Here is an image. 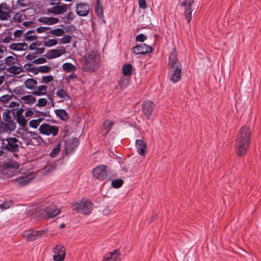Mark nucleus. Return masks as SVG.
<instances>
[{"mask_svg":"<svg viewBox=\"0 0 261 261\" xmlns=\"http://www.w3.org/2000/svg\"><path fill=\"white\" fill-rule=\"evenodd\" d=\"M251 130L247 126H243L240 129L236 142V150L238 155H243L247 152L251 142Z\"/></svg>","mask_w":261,"mask_h":261,"instance_id":"f257e3e1","label":"nucleus"},{"mask_svg":"<svg viewBox=\"0 0 261 261\" xmlns=\"http://www.w3.org/2000/svg\"><path fill=\"white\" fill-rule=\"evenodd\" d=\"M181 68V64L177 59V53L174 48L169 57L170 78L173 83H176L180 80Z\"/></svg>","mask_w":261,"mask_h":261,"instance_id":"f03ea898","label":"nucleus"},{"mask_svg":"<svg viewBox=\"0 0 261 261\" xmlns=\"http://www.w3.org/2000/svg\"><path fill=\"white\" fill-rule=\"evenodd\" d=\"M98 56L97 52L92 51L84 56L83 68L85 71H94L98 67Z\"/></svg>","mask_w":261,"mask_h":261,"instance_id":"7ed1b4c3","label":"nucleus"},{"mask_svg":"<svg viewBox=\"0 0 261 261\" xmlns=\"http://www.w3.org/2000/svg\"><path fill=\"white\" fill-rule=\"evenodd\" d=\"M92 174L95 178L101 181L110 178V173L107 166L104 165H100L94 168L92 170Z\"/></svg>","mask_w":261,"mask_h":261,"instance_id":"20e7f679","label":"nucleus"},{"mask_svg":"<svg viewBox=\"0 0 261 261\" xmlns=\"http://www.w3.org/2000/svg\"><path fill=\"white\" fill-rule=\"evenodd\" d=\"M3 149H6L11 152H16L19 150V141L15 137L7 138L2 140Z\"/></svg>","mask_w":261,"mask_h":261,"instance_id":"39448f33","label":"nucleus"},{"mask_svg":"<svg viewBox=\"0 0 261 261\" xmlns=\"http://www.w3.org/2000/svg\"><path fill=\"white\" fill-rule=\"evenodd\" d=\"M40 134L52 137L56 136L59 133V128L55 125H51L47 123H43L39 127Z\"/></svg>","mask_w":261,"mask_h":261,"instance_id":"423d86ee","label":"nucleus"},{"mask_svg":"<svg viewBox=\"0 0 261 261\" xmlns=\"http://www.w3.org/2000/svg\"><path fill=\"white\" fill-rule=\"evenodd\" d=\"M93 208L91 202L87 199H82L80 202L73 205V211L79 212H91Z\"/></svg>","mask_w":261,"mask_h":261,"instance_id":"0eeeda50","label":"nucleus"},{"mask_svg":"<svg viewBox=\"0 0 261 261\" xmlns=\"http://www.w3.org/2000/svg\"><path fill=\"white\" fill-rule=\"evenodd\" d=\"M194 4V0H184L179 4L180 7L184 8V15L188 23L191 20Z\"/></svg>","mask_w":261,"mask_h":261,"instance_id":"6e6552de","label":"nucleus"},{"mask_svg":"<svg viewBox=\"0 0 261 261\" xmlns=\"http://www.w3.org/2000/svg\"><path fill=\"white\" fill-rule=\"evenodd\" d=\"M46 230H27L23 231V237L25 238L28 241H33L39 238H41L43 235L46 234Z\"/></svg>","mask_w":261,"mask_h":261,"instance_id":"1a4fd4ad","label":"nucleus"},{"mask_svg":"<svg viewBox=\"0 0 261 261\" xmlns=\"http://www.w3.org/2000/svg\"><path fill=\"white\" fill-rule=\"evenodd\" d=\"M71 4L67 5L61 3L54 7H50L47 9V13L54 14L60 15L66 13L68 9H69Z\"/></svg>","mask_w":261,"mask_h":261,"instance_id":"9d476101","label":"nucleus"},{"mask_svg":"<svg viewBox=\"0 0 261 261\" xmlns=\"http://www.w3.org/2000/svg\"><path fill=\"white\" fill-rule=\"evenodd\" d=\"M66 53V49L64 47L60 48L52 49L48 50L45 55L46 58L51 60L59 58Z\"/></svg>","mask_w":261,"mask_h":261,"instance_id":"9b49d317","label":"nucleus"},{"mask_svg":"<svg viewBox=\"0 0 261 261\" xmlns=\"http://www.w3.org/2000/svg\"><path fill=\"white\" fill-rule=\"evenodd\" d=\"M132 50L133 53L136 55H144L151 53L152 48L145 43H141L133 47Z\"/></svg>","mask_w":261,"mask_h":261,"instance_id":"f8f14e48","label":"nucleus"},{"mask_svg":"<svg viewBox=\"0 0 261 261\" xmlns=\"http://www.w3.org/2000/svg\"><path fill=\"white\" fill-rule=\"evenodd\" d=\"M121 254L118 249H114L112 252L106 253L101 261H121Z\"/></svg>","mask_w":261,"mask_h":261,"instance_id":"ddd939ff","label":"nucleus"},{"mask_svg":"<svg viewBox=\"0 0 261 261\" xmlns=\"http://www.w3.org/2000/svg\"><path fill=\"white\" fill-rule=\"evenodd\" d=\"M154 107L155 105L152 101L146 100L143 103L142 105V111L148 119L150 118Z\"/></svg>","mask_w":261,"mask_h":261,"instance_id":"4468645a","label":"nucleus"},{"mask_svg":"<svg viewBox=\"0 0 261 261\" xmlns=\"http://www.w3.org/2000/svg\"><path fill=\"white\" fill-rule=\"evenodd\" d=\"M11 9L6 3L0 4V19L2 20H8L11 16Z\"/></svg>","mask_w":261,"mask_h":261,"instance_id":"2eb2a0df","label":"nucleus"},{"mask_svg":"<svg viewBox=\"0 0 261 261\" xmlns=\"http://www.w3.org/2000/svg\"><path fill=\"white\" fill-rule=\"evenodd\" d=\"M33 178L34 177L33 175H27L25 176H20L17 178L12 179V181L17 186L22 187L29 183Z\"/></svg>","mask_w":261,"mask_h":261,"instance_id":"dca6fc26","label":"nucleus"},{"mask_svg":"<svg viewBox=\"0 0 261 261\" xmlns=\"http://www.w3.org/2000/svg\"><path fill=\"white\" fill-rule=\"evenodd\" d=\"M75 11L79 16H85L89 13V7L86 3H79L76 5Z\"/></svg>","mask_w":261,"mask_h":261,"instance_id":"f3484780","label":"nucleus"},{"mask_svg":"<svg viewBox=\"0 0 261 261\" xmlns=\"http://www.w3.org/2000/svg\"><path fill=\"white\" fill-rule=\"evenodd\" d=\"M136 146L138 153L141 156L144 157L147 148L145 143L142 140L137 139L136 141Z\"/></svg>","mask_w":261,"mask_h":261,"instance_id":"a211bd4d","label":"nucleus"},{"mask_svg":"<svg viewBox=\"0 0 261 261\" xmlns=\"http://www.w3.org/2000/svg\"><path fill=\"white\" fill-rule=\"evenodd\" d=\"M16 128L15 123L8 122H0V131L2 132H8L14 130Z\"/></svg>","mask_w":261,"mask_h":261,"instance_id":"6ab92c4d","label":"nucleus"},{"mask_svg":"<svg viewBox=\"0 0 261 261\" xmlns=\"http://www.w3.org/2000/svg\"><path fill=\"white\" fill-rule=\"evenodd\" d=\"M31 137L32 139L31 145L38 146L40 145L43 142V138L36 132H30Z\"/></svg>","mask_w":261,"mask_h":261,"instance_id":"aec40b11","label":"nucleus"},{"mask_svg":"<svg viewBox=\"0 0 261 261\" xmlns=\"http://www.w3.org/2000/svg\"><path fill=\"white\" fill-rule=\"evenodd\" d=\"M39 21L47 25H53L57 23L59 19L56 17H42L39 19Z\"/></svg>","mask_w":261,"mask_h":261,"instance_id":"412c9836","label":"nucleus"},{"mask_svg":"<svg viewBox=\"0 0 261 261\" xmlns=\"http://www.w3.org/2000/svg\"><path fill=\"white\" fill-rule=\"evenodd\" d=\"M47 87L45 85H40L36 87L34 91L32 92L33 95L37 96H41L45 95L47 92Z\"/></svg>","mask_w":261,"mask_h":261,"instance_id":"4be33fe9","label":"nucleus"},{"mask_svg":"<svg viewBox=\"0 0 261 261\" xmlns=\"http://www.w3.org/2000/svg\"><path fill=\"white\" fill-rule=\"evenodd\" d=\"M9 47L11 49L13 50L19 51L22 50H25L28 45L25 43H12L10 45Z\"/></svg>","mask_w":261,"mask_h":261,"instance_id":"5701e85b","label":"nucleus"},{"mask_svg":"<svg viewBox=\"0 0 261 261\" xmlns=\"http://www.w3.org/2000/svg\"><path fill=\"white\" fill-rule=\"evenodd\" d=\"M57 96L62 99L63 101H68L70 99L66 91L62 89H58L56 92Z\"/></svg>","mask_w":261,"mask_h":261,"instance_id":"b1692460","label":"nucleus"},{"mask_svg":"<svg viewBox=\"0 0 261 261\" xmlns=\"http://www.w3.org/2000/svg\"><path fill=\"white\" fill-rule=\"evenodd\" d=\"M23 71V68L19 66L13 65L7 68V71L9 73L17 75Z\"/></svg>","mask_w":261,"mask_h":261,"instance_id":"393cba45","label":"nucleus"},{"mask_svg":"<svg viewBox=\"0 0 261 261\" xmlns=\"http://www.w3.org/2000/svg\"><path fill=\"white\" fill-rule=\"evenodd\" d=\"M113 125V122L109 120L105 121L103 123V128L102 130V133L104 135H106L111 130L112 127Z\"/></svg>","mask_w":261,"mask_h":261,"instance_id":"a878e982","label":"nucleus"},{"mask_svg":"<svg viewBox=\"0 0 261 261\" xmlns=\"http://www.w3.org/2000/svg\"><path fill=\"white\" fill-rule=\"evenodd\" d=\"M25 87L30 90H34L37 85V81L34 79H29L24 83Z\"/></svg>","mask_w":261,"mask_h":261,"instance_id":"bb28decb","label":"nucleus"},{"mask_svg":"<svg viewBox=\"0 0 261 261\" xmlns=\"http://www.w3.org/2000/svg\"><path fill=\"white\" fill-rule=\"evenodd\" d=\"M55 112L56 115L62 120L66 121L68 119V115L65 110L57 109Z\"/></svg>","mask_w":261,"mask_h":261,"instance_id":"cd10ccee","label":"nucleus"},{"mask_svg":"<svg viewBox=\"0 0 261 261\" xmlns=\"http://www.w3.org/2000/svg\"><path fill=\"white\" fill-rule=\"evenodd\" d=\"M30 132L31 131L27 130L26 133L22 135L21 138L23 141V143L26 146L31 145L32 137L30 136L31 134H29Z\"/></svg>","mask_w":261,"mask_h":261,"instance_id":"c85d7f7f","label":"nucleus"},{"mask_svg":"<svg viewBox=\"0 0 261 261\" xmlns=\"http://www.w3.org/2000/svg\"><path fill=\"white\" fill-rule=\"evenodd\" d=\"M5 166L7 168V173H11L12 172V169H18L19 168V164L17 162H10L9 163H6L5 164Z\"/></svg>","mask_w":261,"mask_h":261,"instance_id":"c756f323","label":"nucleus"},{"mask_svg":"<svg viewBox=\"0 0 261 261\" xmlns=\"http://www.w3.org/2000/svg\"><path fill=\"white\" fill-rule=\"evenodd\" d=\"M35 30H30L28 31L24 34V38L23 39L24 41H31L33 40H35L37 39V36L35 35H32V33H34Z\"/></svg>","mask_w":261,"mask_h":261,"instance_id":"7c9ffc66","label":"nucleus"},{"mask_svg":"<svg viewBox=\"0 0 261 261\" xmlns=\"http://www.w3.org/2000/svg\"><path fill=\"white\" fill-rule=\"evenodd\" d=\"M18 60L17 58L13 56H8L5 59V64L9 67L14 65L15 63H17Z\"/></svg>","mask_w":261,"mask_h":261,"instance_id":"2f4dec72","label":"nucleus"},{"mask_svg":"<svg viewBox=\"0 0 261 261\" xmlns=\"http://www.w3.org/2000/svg\"><path fill=\"white\" fill-rule=\"evenodd\" d=\"M13 98L12 95H4L0 97V101L5 107H8L9 103Z\"/></svg>","mask_w":261,"mask_h":261,"instance_id":"473e14b6","label":"nucleus"},{"mask_svg":"<svg viewBox=\"0 0 261 261\" xmlns=\"http://www.w3.org/2000/svg\"><path fill=\"white\" fill-rule=\"evenodd\" d=\"M24 68L28 72H32L34 74H38V69L34 66L33 64L26 63L24 65Z\"/></svg>","mask_w":261,"mask_h":261,"instance_id":"72a5a7b5","label":"nucleus"},{"mask_svg":"<svg viewBox=\"0 0 261 261\" xmlns=\"http://www.w3.org/2000/svg\"><path fill=\"white\" fill-rule=\"evenodd\" d=\"M122 70L123 75L130 76L133 72V66L130 64H125L123 66Z\"/></svg>","mask_w":261,"mask_h":261,"instance_id":"f704fd0d","label":"nucleus"},{"mask_svg":"<svg viewBox=\"0 0 261 261\" xmlns=\"http://www.w3.org/2000/svg\"><path fill=\"white\" fill-rule=\"evenodd\" d=\"M21 99L25 103L33 104L36 102V98L31 95H25L21 97Z\"/></svg>","mask_w":261,"mask_h":261,"instance_id":"c9c22d12","label":"nucleus"},{"mask_svg":"<svg viewBox=\"0 0 261 261\" xmlns=\"http://www.w3.org/2000/svg\"><path fill=\"white\" fill-rule=\"evenodd\" d=\"M25 18V15L22 14L21 12H17L14 15L12 19L14 22L18 23L22 21Z\"/></svg>","mask_w":261,"mask_h":261,"instance_id":"e433bc0d","label":"nucleus"},{"mask_svg":"<svg viewBox=\"0 0 261 261\" xmlns=\"http://www.w3.org/2000/svg\"><path fill=\"white\" fill-rule=\"evenodd\" d=\"M62 67L63 70L66 72L74 71L76 70V67L70 63H65L63 64Z\"/></svg>","mask_w":261,"mask_h":261,"instance_id":"4c0bfd02","label":"nucleus"},{"mask_svg":"<svg viewBox=\"0 0 261 261\" xmlns=\"http://www.w3.org/2000/svg\"><path fill=\"white\" fill-rule=\"evenodd\" d=\"M55 254H66L65 248L62 245H56L53 249Z\"/></svg>","mask_w":261,"mask_h":261,"instance_id":"58836bf2","label":"nucleus"},{"mask_svg":"<svg viewBox=\"0 0 261 261\" xmlns=\"http://www.w3.org/2000/svg\"><path fill=\"white\" fill-rule=\"evenodd\" d=\"M11 111L10 110L8 111H5L3 113V119L5 122H8L9 123H15L12 117L10 115Z\"/></svg>","mask_w":261,"mask_h":261,"instance_id":"ea45409f","label":"nucleus"},{"mask_svg":"<svg viewBox=\"0 0 261 261\" xmlns=\"http://www.w3.org/2000/svg\"><path fill=\"white\" fill-rule=\"evenodd\" d=\"M50 33L53 36L60 37L65 34V31L61 28H57L51 30Z\"/></svg>","mask_w":261,"mask_h":261,"instance_id":"a19ab883","label":"nucleus"},{"mask_svg":"<svg viewBox=\"0 0 261 261\" xmlns=\"http://www.w3.org/2000/svg\"><path fill=\"white\" fill-rule=\"evenodd\" d=\"M58 44V40L57 39H49L43 42V45L45 47H51Z\"/></svg>","mask_w":261,"mask_h":261,"instance_id":"79ce46f5","label":"nucleus"},{"mask_svg":"<svg viewBox=\"0 0 261 261\" xmlns=\"http://www.w3.org/2000/svg\"><path fill=\"white\" fill-rule=\"evenodd\" d=\"M16 120L18 124L22 127L25 126L27 123V120L25 119L24 116H17Z\"/></svg>","mask_w":261,"mask_h":261,"instance_id":"37998d69","label":"nucleus"},{"mask_svg":"<svg viewBox=\"0 0 261 261\" xmlns=\"http://www.w3.org/2000/svg\"><path fill=\"white\" fill-rule=\"evenodd\" d=\"M121 88L124 89L129 85V80L127 78L122 77L119 82Z\"/></svg>","mask_w":261,"mask_h":261,"instance_id":"c03bdc74","label":"nucleus"},{"mask_svg":"<svg viewBox=\"0 0 261 261\" xmlns=\"http://www.w3.org/2000/svg\"><path fill=\"white\" fill-rule=\"evenodd\" d=\"M60 145L58 144L56 145V146L55 148H54L52 149L50 153V156L51 158L56 157L58 155V154L60 152Z\"/></svg>","mask_w":261,"mask_h":261,"instance_id":"a18cd8bd","label":"nucleus"},{"mask_svg":"<svg viewBox=\"0 0 261 261\" xmlns=\"http://www.w3.org/2000/svg\"><path fill=\"white\" fill-rule=\"evenodd\" d=\"M123 184V181L121 179H117L112 181L111 185L113 188H119Z\"/></svg>","mask_w":261,"mask_h":261,"instance_id":"49530a36","label":"nucleus"},{"mask_svg":"<svg viewBox=\"0 0 261 261\" xmlns=\"http://www.w3.org/2000/svg\"><path fill=\"white\" fill-rule=\"evenodd\" d=\"M60 213H40L41 217H43L45 219H49L56 217Z\"/></svg>","mask_w":261,"mask_h":261,"instance_id":"de8ad7c7","label":"nucleus"},{"mask_svg":"<svg viewBox=\"0 0 261 261\" xmlns=\"http://www.w3.org/2000/svg\"><path fill=\"white\" fill-rule=\"evenodd\" d=\"M75 17V16L74 14L70 11L66 14L65 17L63 18V19H64V21L65 23H67L68 21L73 20Z\"/></svg>","mask_w":261,"mask_h":261,"instance_id":"09e8293b","label":"nucleus"},{"mask_svg":"<svg viewBox=\"0 0 261 261\" xmlns=\"http://www.w3.org/2000/svg\"><path fill=\"white\" fill-rule=\"evenodd\" d=\"M38 69V73L40 72L42 73H47L50 70V67L48 66H40L37 68Z\"/></svg>","mask_w":261,"mask_h":261,"instance_id":"8fccbe9b","label":"nucleus"},{"mask_svg":"<svg viewBox=\"0 0 261 261\" xmlns=\"http://www.w3.org/2000/svg\"><path fill=\"white\" fill-rule=\"evenodd\" d=\"M65 257V254H55L53 255V260L55 261H63Z\"/></svg>","mask_w":261,"mask_h":261,"instance_id":"3c124183","label":"nucleus"},{"mask_svg":"<svg viewBox=\"0 0 261 261\" xmlns=\"http://www.w3.org/2000/svg\"><path fill=\"white\" fill-rule=\"evenodd\" d=\"M95 11L98 16H99V17H103V11L101 5H100L99 4H97L95 8Z\"/></svg>","mask_w":261,"mask_h":261,"instance_id":"603ef678","label":"nucleus"},{"mask_svg":"<svg viewBox=\"0 0 261 261\" xmlns=\"http://www.w3.org/2000/svg\"><path fill=\"white\" fill-rule=\"evenodd\" d=\"M54 80V77L52 75H46L43 76L42 77V81L41 83L43 84H47L51 81H53Z\"/></svg>","mask_w":261,"mask_h":261,"instance_id":"864d4df0","label":"nucleus"},{"mask_svg":"<svg viewBox=\"0 0 261 261\" xmlns=\"http://www.w3.org/2000/svg\"><path fill=\"white\" fill-rule=\"evenodd\" d=\"M71 37L70 35H65L59 39L60 42L62 44L68 43L71 41Z\"/></svg>","mask_w":261,"mask_h":261,"instance_id":"5fc2aeb1","label":"nucleus"},{"mask_svg":"<svg viewBox=\"0 0 261 261\" xmlns=\"http://www.w3.org/2000/svg\"><path fill=\"white\" fill-rule=\"evenodd\" d=\"M17 3L21 7H28L31 3V0H17Z\"/></svg>","mask_w":261,"mask_h":261,"instance_id":"6e6d98bb","label":"nucleus"},{"mask_svg":"<svg viewBox=\"0 0 261 261\" xmlns=\"http://www.w3.org/2000/svg\"><path fill=\"white\" fill-rule=\"evenodd\" d=\"M47 103V100L46 99L42 98H39L38 100V103L36 104V106L38 107H44L46 105Z\"/></svg>","mask_w":261,"mask_h":261,"instance_id":"4d7b16f0","label":"nucleus"},{"mask_svg":"<svg viewBox=\"0 0 261 261\" xmlns=\"http://www.w3.org/2000/svg\"><path fill=\"white\" fill-rule=\"evenodd\" d=\"M46 209L44 210V212H61V210L58 208H56L54 206L51 207H46ZM41 211H44V210L41 209Z\"/></svg>","mask_w":261,"mask_h":261,"instance_id":"13d9d810","label":"nucleus"},{"mask_svg":"<svg viewBox=\"0 0 261 261\" xmlns=\"http://www.w3.org/2000/svg\"><path fill=\"white\" fill-rule=\"evenodd\" d=\"M46 62V59L45 58L41 57L35 60H34L33 61V64H40L44 63Z\"/></svg>","mask_w":261,"mask_h":261,"instance_id":"bf43d9fd","label":"nucleus"},{"mask_svg":"<svg viewBox=\"0 0 261 261\" xmlns=\"http://www.w3.org/2000/svg\"><path fill=\"white\" fill-rule=\"evenodd\" d=\"M11 201H5L2 204H0V208L2 210L8 208L11 205Z\"/></svg>","mask_w":261,"mask_h":261,"instance_id":"052dcab7","label":"nucleus"},{"mask_svg":"<svg viewBox=\"0 0 261 261\" xmlns=\"http://www.w3.org/2000/svg\"><path fill=\"white\" fill-rule=\"evenodd\" d=\"M146 39H147V37L145 35H144L143 34H140L138 35V36H137V37L136 38V40L137 41L143 42Z\"/></svg>","mask_w":261,"mask_h":261,"instance_id":"680f3d73","label":"nucleus"},{"mask_svg":"<svg viewBox=\"0 0 261 261\" xmlns=\"http://www.w3.org/2000/svg\"><path fill=\"white\" fill-rule=\"evenodd\" d=\"M29 125L31 127L36 128L39 126L38 121L35 119L32 120L29 122Z\"/></svg>","mask_w":261,"mask_h":261,"instance_id":"e2e57ef3","label":"nucleus"},{"mask_svg":"<svg viewBox=\"0 0 261 261\" xmlns=\"http://www.w3.org/2000/svg\"><path fill=\"white\" fill-rule=\"evenodd\" d=\"M50 29V28H48V27H40L37 28L36 31L38 33H41L46 32L47 31H48Z\"/></svg>","mask_w":261,"mask_h":261,"instance_id":"0e129e2a","label":"nucleus"},{"mask_svg":"<svg viewBox=\"0 0 261 261\" xmlns=\"http://www.w3.org/2000/svg\"><path fill=\"white\" fill-rule=\"evenodd\" d=\"M6 51V47L3 45H0V59L4 57Z\"/></svg>","mask_w":261,"mask_h":261,"instance_id":"69168bd1","label":"nucleus"},{"mask_svg":"<svg viewBox=\"0 0 261 261\" xmlns=\"http://www.w3.org/2000/svg\"><path fill=\"white\" fill-rule=\"evenodd\" d=\"M23 33L24 31L22 30H16L14 33V38H19Z\"/></svg>","mask_w":261,"mask_h":261,"instance_id":"338daca9","label":"nucleus"},{"mask_svg":"<svg viewBox=\"0 0 261 261\" xmlns=\"http://www.w3.org/2000/svg\"><path fill=\"white\" fill-rule=\"evenodd\" d=\"M139 7L142 9H145L147 8L146 0H138Z\"/></svg>","mask_w":261,"mask_h":261,"instance_id":"774afa93","label":"nucleus"}]
</instances>
